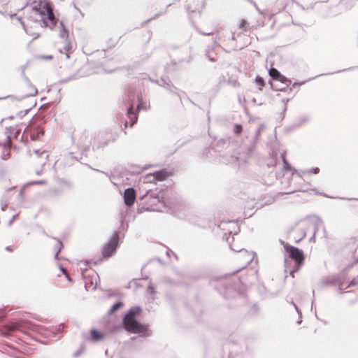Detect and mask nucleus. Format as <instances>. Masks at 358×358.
I'll use <instances>...</instances> for the list:
<instances>
[{
    "label": "nucleus",
    "mask_w": 358,
    "mask_h": 358,
    "mask_svg": "<svg viewBox=\"0 0 358 358\" xmlns=\"http://www.w3.org/2000/svg\"><path fill=\"white\" fill-rule=\"evenodd\" d=\"M250 261H251V257H249V259L247 260L245 265L248 264Z\"/></svg>",
    "instance_id": "obj_25"
},
{
    "label": "nucleus",
    "mask_w": 358,
    "mask_h": 358,
    "mask_svg": "<svg viewBox=\"0 0 358 358\" xmlns=\"http://www.w3.org/2000/svg\"><path fill=\"white\" fill-rule=\"evenodd\" d=\"M318 172H319V169H318V168L315 169V170H314V172H313V173H317Z\"/></svg>",
    "instance_id": "obj_23"
},
{
    "label": "nucleus",
    "mask_w": 358,
    "mask_h": 358,
    "mask_svg": "<svg viewBox=\"0 0 358 358\" xmlns=\"http://www.w3.org/2000/svg\"><path fill=\"white\" fill-rule=\"evenodd\" d=\"M208 57H209V59L212 62H215L216 60L215 58H213V57H210V55H208Z\"/></svg>",
    "instance_id": "obj_22"
},
{
    "label": "nucleus",
    "mask_w": 358,
    "mask_h": 358,
    "mask_svg": "<svg viewBox=\"0 0 358 358\" xmlns=\"http://www.w3.org/2000/svg\"><path fill=\"white\" fill-rule=\"evenodd\" d=\"M61 270H62V271L63 272V273L66 275V276L67 277V278L70 280L71 279H70V278H69V274L67 273L66 270L65 268H61Z\"/></svg>",
    "instance_id": "obj_21"
},
{
    "label": "nucleus",
    "mask_w": 358,
    "mask_h": 358,
    "mask_svg": "<svg viewBox=\"0 0 358 358\" xmlns=\"http://www.w3.org/2000/svg\"><path fill=\"white\" fill-rule=\"evenodd\" d=\"M91 338L93 341H99L103 338V334L101 331H97L95 329H92L90 331Z\"/></svg>",
    "instance_id": "obj_8"
},
{
    "label": "nucleus",
    "mask_w": 358,
    "mask_h": 358,
    "mask_svg": "<svg viewBox=\"0 0 358 358\" xmlns=\"http://www.w3.org/2000/svg\"><path fill=\"white\" fill-rule=\"evenodd\" d=\"M212 34V33H207V34H206V35H210V34Z\"/></svg>",
    "instance_id": "obj_28"
},
{
    "label": "nucleus",
    "mask_w": 358,
    "mask_h": 358,
    "mask_svg": "<svg viewBox=\"0 0 358 358\" xmlns=\"http://www.w3.org/2000/svg\"><path fill=\"white\" fill-rule=\"evenodd\" d=\"M133 110V106H131L127 111L128 117L131 122L130 127H132L136 123L138 119L136 114L134 112Z\"/></svg>",
    "instance_id": "obj_9"
},
{
    "label": "nucleus",
    "mask_w": 358,
    "mask_h": 358,
    "mask_svg": "<svg viewBox=\"0 0 358 358\" xmlns=\"http://www.w3.org/2000/svg\"><path fill=\"white\" fill-rule=\"evenodd\" d=\"M127 126H128V122H125V124H124V127H125V128H127Z\"/></svg>",
    "instance_id": "obj_26"
},
{
    "label": "nucleus",
    "mask_w": 358,
    "mask_h": 358,
    "mask_svg": "<svg viewBox=\"0 0 358 358\" xmlns=\"http://www.w3.org/2000/svg\"><path fill=\"white\" fill-rule=\"evenodd\" d=\"M282 161H283V164H284V169L286 171H290L291 166H290L289 164L287 162V161L285 158V155H282Z\"/></svg>",
    "instance_id": "obj_17"
},
{
    "label": "nucleus",
    "mask_w": 358,
    "mask_h": 358,
    "mask_svg": "<svg viewBox=\"0 0 358 358\" xmlns=\"http://www.w3.org/2000/svg\"><path fill=\"white\" fill-rule=\"evenodd\" d=\"M62 243L59 241H57L56 242V247L59 249V251L56 253L55 256L57 257L58 255V252L60 251L61 248H62Z\"/></svg>",
    "instance_id": "obj_19"
},
{
    "label": "nucleus",
    "mask_w": 358,
    "mask_h": 358,
    "mask_svg": "<svg viewBox=\"0 0 358 358\" xmlns=\"http://www.w3.org/2000/svg\"><path fill=\"white\" fill-rule=\"evenodd\" d=\"M6 317V312L3 310H0V319Z\"/></svg>",
    "instance_id": "obj_20"
},
{
    "label": "nucleus",
    "mask_w": 358,
    "mask_h": 358,
    "mask_svg": "<svg viewBox=\"0 0 358 358\" xmlns=\"http://www.w3.org/2000/svg\"><path fill=\"white\" fill-rule=\"evenodd\" d=\"M285 249L289 254V257L294 261L295 264L298 267L303 264L305 257L302 250L288 244L285 245Z\"/></svg>",
    "instance_id": "obj_3"
},
{
    "label": "nucleus",
    "mask_w": 358,
    "mask_h": 358,
    "mask_svg": "<svg viewBox=\"0 0 358 358\" xmlns=\"http://www.w3.org/2000/svg\"><path fill=\"white\" fill-rule=\"evenodd\" d=\"M119 241V236L114 234L110 240L103 245L102 248V255L104 258L110 257L116 250Z\"/></svg>",
    "instance_id": "obj_2"
},
{
    "label": "nucleus",
    "mask_w": 358,
    "mask_h": 358,
    "mask_svg": "<svg viewBox=\"0 0 358 358\" xmlns=\"http://www.w3.org/2000/svg\"><path fill=\"white\" fill-rule=\"evenodd\" d=\"M48 19L53 24L56 23V20L55 15L53 13L52 10H49L48 13L46 14Z\"/></svg>",
    "instance_id": "obj_14"
},
{
    "label": "nucleus",
    "mask_w": 358,
    "mask_h": 358,
    "mask_svg": "<svg viewBox=\"0 0 358 358\" xmlns=\"http://www.w3.org/2000/svg\"><path fill=\"white\" fill-rule=\"evenodd\" d=\"M25 324L22 322H10L0 327V334L9 336L17 331H23Z\"/></svg>",
    "instance_id": "obj_4"
},
{
    "label": "nucleus",
    "mask_w": 358,
    "mask_h": 358,
    "mask_svg": "<svg viewBox=\"0 0 358 358\" xmlns=\"http://www.w3.org/2000/svg\"><path fill=\"white\" fill-rule=\"evenodd\" d=\"M255 83L259 87V90H262L265 85L264 79L260 76L256 77Z\"/></svg>",
    "instance_id": "obj_13"
},
{
    "label": "nucleus",
    "mask_w": 358,
    "mask_h": 358,
    "mask_svg": "<svg viewBox=\"0 0 358 358\" xmlns=\"http://www.w3.org/2000/svg\"><path fill=\"white\" fill-rule=\"evenodd\" d=\"M153 176L159 181L164 180L168 176L169 173L165 171H159L155 172Z\"/></svg>",
    "instance_id": "obj_10"
},
{
    "label": "nucleus",
    "mask_w": 358,
    "mask_h": 358,
    "mask_svg": "<svg viewBox=\"0 0 358 358\" xmlns=\"http://www.w3.org/2000/svg\"><path fill=\"white\" fill-rule=\"evenodd\" d=\"M141 310L138 307L131 308L124 316L122 324L124 329L131 334L145 335L148 331L146 324L138 322L136 316L140 315Z\"/></svg>",
    "instance_id": "obj_1"
},
{
    "label": "nucleus",
    "mask_w": 358,
    "mask_h": 358,
    "mask_svg": "<svg viewBox=\"0 0 358 358\" xmlns=\"http://www.w3.org/2000/svg\"><path fill=\"white\" fill-rule=\"evenodd\" d=\"M281 73L275 68H271L269 70V76L274 80H278Z\"/></svg>",
    "instance_id": "obj_11"
},
{
    "label": "nucleus",
    "mask_w": 358,
    "mask_h": 358,
    "mask_svg": "<svg viewBox=\"0 0 358 358\" xmlns=\"http://www.w3.org/2000/svg\"><path fill=\"white\" fill-rule=\"evenodd\" d=\"M277 80H279L282 83H285L287 85H289L291 83V80H289L288 78H287L285 76H282V74L280 76L279 78Z\"/></svg>",
    "instance_id": "obj_16"
},
{
    "label": "nucleus",
    "mask_w": 358,
    "mask_h": 358,
    "mask_svg": "<svg viewBox=\"0 0 358 358\" xmlns=\"http://www.w3.org/2000/svg\"><path fill=\"white\" fill-rule=\"evenodd\" d=\"M239 27L241 29H243L244 31H247L248 27V23L247 20L245 19H242L240 21Z\"/></svg>",
    "instance_id": "obj_15"
},
{
    "label": "nucleus",
    "mask_w": 358,
    "mask_h": 358,
    "mask_svg": "<svg viewBox=\"0 0 358 358\" xmlns=\"http://www.w3.org/2000/svg\"><path fill=\"white\" fill-rule=\"evenodd\" d=\"M124 200L127 206H130L136 200V192L133 188H128L124 191Z\"/></svg>",
    "instance_id": "obj_6"
},
{
    "label": "nucleus",
    "mask_w": 358,
    "mask_h": 358,
    "mask_svg": "<svg viewBox=\"0 0 358 358\" xmlns=\"http://www.w3.org/2000/svg\"><path fill=\"white\" fill-rule=\"evenodd\" d=\"M6 250H8L9 252H12L13 251V248H11L10 247H7Z\"/></svg>",
    "instance_id": "obj_24"
},
{
    "label": "nucleus",
    "mask_w": 358,
    "mask_h": 358,
    "mask_svg": "<svg viewBox=\"0 0 358 358\" xmlns=\"http://www.w3.org/2000/svg\"><path fill=\"white\" fill-rule=\"evenodd\" d=\"M243 131V127L241 124H236L234 127V133L236 134H240Z\"/></svg>",
    "instance_id": "obj_18"
},
{
    "label": "nucleus",
    "mask_w": 358,
    "mask_h": 358,
    "mask_svg": "<svg viewBox=\"0 0 358 358\" xmlns=\"http://www.w3.org/2000/svg\"><path fill=\"white\" fill-rule=\"evenodd\" d=\"M243 255H248V254H247V252H245L244 253H241V256H243Z\"/></svg>",
    "instance_id": "obj_27"
},
{
    "label": "nucleus",
    "mask_w": 358,
    "mask_h": 358,
    "mask_svg": "<svg viewBox=\"0 0 358 358\" xmlns=\"http://www.w3.org/2000/svg\"><path fill=\"white\" fill-rule=\"evenodd\" d=\"M39 12L41 15H46L49 10H52L50 1L47 0L41 1L39 3Z\"/></svg>",
    "instance_id": "obj_7"
},
{
    "label": "nucleus",
    "mask_w": 358,
    "mask_h": 358,
    "mask_svg": "<svg viewBox=\"0 0 358 358\" xmlns=\"http://www.w3.org/2000/svg\"><path fill=\"white\" fill-rule=\"evenodd\" d=\"M123 306L122 302H117L115 303L108 311L110 315L114 314L119 308H120Z\"/></svg>",
    "instance_id": "obj_12"
},
{
    "label": "nucleus",
    "mask_w": 358,
    "mask_h": 358,
    "mask_svg": "<svg viewBox=\"0 0 358 358\" xmlns=\"http://www.w3.org/2000/svg\"><path fill=\"white\" fill-rule=\"evenodd\" d=\"M22 92L24 96H36L38 93L37 88L34 85L27 80L24 83L22 86Z\"/></svg>",
    "instance_id": "obj_5"
}]
</instances>
